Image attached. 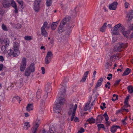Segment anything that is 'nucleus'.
Masks as SVG:
<instances>
[{
    "mask_svg": "<svg viewBox=\"0 0 133 133\" xmlns=\"http://www.w3.org/2000/svg\"><path fill=\"white\" fill-rule=\"evenodd\" d=\"M87 78L85 77H84V76H83V77L82 78L81 81L85 82V81Z\"/></svg>",
    "mask_w": 133,
    "mask_h": 133,
    "instance_id": "obj_60",
    "label": "nucleus"
},
{
    "mask_svg": "<svg viewBox=\"0 0 133 133\" xmlns=\"http://www.w3.org/2000/svg\"><path fill=\"white\" fill-rule=\"evenodd\" d=\"M48 23L47 22H45L43 24V25L42 27L41 28V29H45L46 28H47L48 29L50 27V26L48 25Z\"/></svg>",
    "mask_w": 133,
    "mask_h": 133,
    "instance_id": "obj_24",
    "label": "nucleus"
},
{
    "mask_svg": "<svg viewBox=\"0 0 133 133\" xmlns=\"http://www.w3.org/2000/svg\"><path fill=\"white\" fill-rule=\"evenodd\" d=\"M89 73V71H87L85 72L84 73L83 76H84V77H86L87 78V76Z\"/></svg>",
    "mask_w": 133,
    "mask_h": 133,
    "instance_id": "obj_51",
    "label": "nucleus"
},
{
    "mask_svg": "<svg viewBox=\"0 0 133 133\" xmlns=\"http://www.w3.org/2000/svg\"><path fill=\"white\" fill-rule=\"evenodd\" d=\"M107 25V23H105L100 28V31L102 32H105Z\"/></svg>",
    "mask_w": 133,
    "mask_h": 133,
    "instance_id": "obj_28",
    "label": "nucleus"
},
{
    "mask_svg": "<svg viewBox=\"0 0 133 133\" xmlns=\"http://www.w3.org/2000/svg\"><path fill=\"white\" fill-rule=\"evenodd\" d=\"M121 81V79H119V80L116 81L115 82L114 84L115 85H117L118 84H119V83Z\"/></svg>",
    "mask_w": 133,
    "mask_h": 133,
    "instance_id": "obj_54",
    "label": "nucleus"
},
{
    "mask_svg": "<svg viewBox=\"0 0 133 133\" xmlns=\"http://www.w3.org/2000/svg\"><path fill=\"white\" fill-rule=\"evenodd\" d=\"M122 48H123L120 44L119 46L117 47V51L119 52L121 51L122 50V49H123Z\"/></svg>",
    "mask_w": 133,
    "mask_h": 133,
    "instance_id": "obj_45",
    "label": "nucleus"
},
{
    "mask_svg": "<svg viewBox=\"0 0 133 133\" xmlns=\"http://www.w3.org/2000/svg\"><path fill=\"white\" fill-rule=\"evenodd\" d=\"M11 5L15 9L14 12L15 14H17L18 12V8L16 2L13 0H11Z\"/></svg>",
    "mask_w": 133,
    "mask_h": 133,
    "instance_id": "obj_11",
    "label": "nucleus"
},
{
    "mask_svg": "<svg viewBox=\"0 0 133 133\" xmlns=\"http://www.w3.org/2000/svg\"><path fill=\"white\" fill-rule=\"evenodd\" d=\"M52 3V0H46V4L47 6L51 5Z\"/></svg>",
    "mask_w": 133,
    "mask_h": 133,
    "instance_id": "obj_32",
    "label": "nucleus"
},
{
    "mask_svg": "<svg viewBox=\"0 0 133 133\" xmlns=\"http://www.w3.org/2000/svg\"><path fill=\"white\" fill-rule=\"evenodd\" d=\"M96 120L93 117H91L89 118L87 121V122H88L90 124H92V123H94L95 122Z\"/></svg>",
    "mask_w": 133,
    "mask_h": 133,
    "instance_id": "obj_22",
    "label": "nucleus"
},
{
    "mask_svg": "<svg viewBox=\"0 0 133 133\" xmlns=\"http://www.w3.org/2000/svg\"><path fill=\"white\" fill-rule=\"evenodd\" d=\"M3 43L5 44V45H6L8 46L9 45L10 42L8 39H3Z\"/></svg>",
    "mask_w": 133,
    "mask_h": 133,
    "instance_id": "obj_35",
    "label": "nucleus"
},
{
    "mask_svg": "<svg viewBox=\"0 0 133 133\" xmlns=\"http://www.w3.org/2000/svg\"><path fill=\"white\" fill-rule=\"evenodd\" d=\"M8 46L7 45H3L1 47V50L3 51L4 52L6 50V49Z\"/></svg>",
    "mask_w": 133,
    "mask_h": 133,
    "instance_id": "obj_38",
    "label": "nucleus"
},
{
    "mask_svg": "<svg viewBox=\"0 0 133 133\" xmlns=\"http://www.w3.org/2000/svg\"><path fill=\"white\" fill-rule=\"evenodd\" d=\"M62 86L60 89V92L58 94L59 95H60L58 98L57 99L55 105L53 107V110L57 113H59L62 107L65 103V97L66 95V84L64 81H63L61 84Z\"/></svg>",
    "mask_w": 133,
    "mask_h": 133,
    "instance_id": "obj_1",
    "label": "nucleus"
},
{
    "mask_svg": "<svg viewBox=\"0 0 133 133\" xmlns=\"http://www.w3.org/2000/svg\"><path fill=\"white\" fill-rule=\"evenodd\" d=\"M96 73V71H94V72L93 74L92 77L94 78L95 77V75Z\"/></svg>",
    "mask_w": 133,
    "mask_h": 133,
    "instance_id": "obj_63",
    "label": "nucleus"
},
{
    "mask_svg": "<svg viewBox=\"0 0 133 133\" xmlns=\"http://www.w3.org/2000/svg\"><path fill=\"white\" fill-rule=\"evenodd\" d=\"M16 53H17L15 52L14 50L10 49L8 51L7 53L6 54V56L8 58H10L12 55L14 57H16L19 55H16Z\"/></svg>",
    "mask_w": 133,
    "mask_h": 133,
    "instance_id": "obj_7",
    "label": "nucleus"
},
{
    "mask_svg": "<svg viewBox=\"0 0 133 133\" xmlns=\"http://www.w3.org/2000/svg\"><path fill=\"white\" fill-rule=\"evenodd\" d=\"M76 112H75V111L74 112H72L71 114V121H72L73 120L74 116L75 115Z\"/></svg>",
    "mask_w": 133,
    "mask_h": 133,
    "instance_id": "obj_43",
    "label": "nucleus"
},
{
    "mask_svg": "<svg viewBox=\"0 0 133 133\" xmlns=\"http://www.w3.org/2000/svg\"><path fill=\"white\" fill-rule=\"evenodd\" d=\"M26 58L24 57L23 58L20 64V70L23 71L25 70L26 65Z\"/></svg>",
    "mask_w": 133,
    "mask_h": 133,
    "instance_id": "obj_4",
    "label": "nucleus"
},
{
    "mask_svg": "<svg viewBox=\"0 0 133 133\" xmlns=\"http://www.w3.org/2000/svg\"><path fill=\"white\" fill-rule=\"evenodd\" d=\"M129 4L127 2H125L124 4L125 7V8H128Z\"/></svg>",
    "mask_w": 133,
    "mask_h": 133,
    "instance_id": "obj_56",
    "label": "nucleus"
},
{
    "mask_svg": "<svg viewBox=\"0 0 133 133\" xmlns=\"http://www.w3.org/2000/svg\"><path fill=\"white\" fill-rule=\"evenodd\" d=\"M118 128H120L119 126H113L111 129V132L112 133H114Z\"/></svg>",
    "mask_w": 133,
    "mask_h": 133,
    "instance_id": "obj_21",
    "label": "nucleus"
},
{
    "mask_svg": "<svg viewBox=\"0 0 133 133\" xmlns=\"http://www.w3.org/2000/svg\"><path fill=\"white\" fill-rule=\"evenodd\" d=\"M17 1L19 4V5L21 6L20 7L22 8L23 6V4H24V2L22 0H17Z\"/></svg>",
    "mask_w": 133,
    "mask_h": 133,
    "instance_id": "obj_34",
    "label": "nucleus"
},
{
    "mask_svg": "<svg viewBox=\"0 0 133 133\" xmlns=\"http://www.w3.org/2000/svg\"><path fill=\"white\" fill-rule=\"evenodd\" d=\"M112 63L111 61H109L107 62L105 64V66L106 69H108L109 66H111L112 65Z\"/></svg>",
    "mask_w": 133,
    "mask_h": 133,
    "instance_id": "obj_19",
    "label": "nucleus"
},
{
    "mask_svg": "<svg viewBox=\"0 0 133 133\" xmlns=\"http://www.w3.org/2000/svg\"><path fill=\"white\" fill-rule=\"evenodd\" d=\"M41 90L39 89L37 92L36 97L38 99H39L41 98Z\"/></svg>",
    "mask_w": 133,
    "mask_h": 133,
    "instance_id": "obj_30",
    "label": "nucleus"
},
{
    "mask_svg": "<svg viewBox=\"0 0 133 133\" xmlns=\"http://www.w3.org/2000/svg\"><path fill=\"white\" fill-rule=\"evenodd\" d=\"M3 39L0 38V44H2L3 43Z\"/></svg>",
    "mask_w": 133,
    "mask_h": 133,
    "instance_id": "obj_62",
    "label": "nucleus"
},
{
    "mask_svg": "<svg viewBox=\"0 0 133 133\" xmlns=\"http://www.w3.org/2000/svg\"><path fill=\"white\" fill-rule=\"evenodd\" d=\"M55 129L53 127H50L49 131L50 133H54Z\"/></svg>",
    "mask_w": 133,
    "mask_h": 133,
    "instance_id": "obj_39",
    "label": "nucleus"
},
{
    "mask_svg": "<svg viewBox=\"0 0 133 133\" xmlns=\"http://www.w3.org/2000/svg\"><path fill=\"white\" fill-rule=\"evenodd\" d=\"M45 89L47 93L50 92L51 90V87L50 84H47L46 85Z\"/></svg>",
    "mask_w": 133,
    "mask_h": 133,
    "instance_id": "obj_16",
    "label": "nucleus"
},
{
    "mask_svg": "<svg viewBox=\"0 0 133 133\" xmlns=\"http://www.w3.org/2000/svg\"><path fill=\"white\" fill-rule=\"evenodd\" d=\"M2 29L4 31H7L8 30L6 26L4 24H3L2 25Z\"/></svg>",
    "mask_w": 133,
    "mask_h": 133,
    "instance_id": "obj_46",
    "label": "nucleus"
},
{
    "mask_svg": "<svg viewBox=\"0 0 133 133\" xmlns=\"http://www.w3.org/2000/svg\"><path fill=\"white\" fill-rule=\"evenodd\" d=\"M41 2V0H36L34 2V9L36 12H38L39 11Z\"/></svg>",
    "mask_w": 133,
    "mask_h": 133,
    "instance_id": "obj_5",
    "label": "nucleus"
},
{
    "mask_svg": "<svg viewBox=\"0 0 133 133\" xmlns=\"http://www.w3.org/2000/svg\"><path fill=\"white\" fill-rule=\"evenodd\" d=\"M29 69L26 68L25 72V75L26 76H28L30 75L31 72L29 70Z\"/></svg>",
    "mask_w": 133,
    "mask_h": 133,
    "instance_id": "obj_29",
    "label": "nucleus"
},
{
    "mask_svg": "<svg viewBox=\"0 0 133 133\" xmlns=\"http://www.w3.org/2000/svg\"><path fill=\"white\" fill-rule=\"evenodd\" d=\"M76 112H75V111L74 112H72L71 114V121H72L73 120L74 116L75 115Z\"/></svg>",
    "mask_w": 133,
    "mask_h": 133,
    "instance_id": "obj_42",
    "label": "nucleus"
},
{
    "mask_svg": "<svg viewBox=\"0 0 133 133\" xmlns=\"http://www.w3.org/2000/svg\"><path fill=\"white\" fill-rule=\"evenodd\" d=\"M103 116L105 118V121L109 120V117L106 112H105Z\"/></svg>",
    "mask_w": 133,
    "mask_h": 133,
    "instance_id": "obj_40",
    "label": "nucleus"
},
{
    "mask_svg": "<svg viewBox=\"0 0 133 133\" xmlns=\"http://www.w3.org/2000/svg\"><path fill=\"white\" fill-rule=\"evenodd\" d=\"M128 102H124V105L122 108V110H125V108H126L129 106V105L128 104Z\"/></svg>",
    "mask_w": 133,
    "mask_h": 133,
    "instance_id": "obj_33",
    "label": "nucleus"
},
{
    "mask_svg": "<svg viewBox=\"0 0 133 133\" xmlns=\"http://www.w3.org/2000/svg\"><path fill=\"white\" fill-rule=\"evenodd\" d=\"M25 40L27 41H30L32 39V37L30 36H26L24 37Z\"/></svg>",
    "mask_w": 133,
    "mask_h": 133,
    "instance_id": "obj_37",
    "label": "nucleus"
},
{
    "mask_svg": "<svg viewBox=\"0 0 133 133\" xmlns=\"http://www.w3.org/2000/svg\"><path fill=\"white\" fill-rule=\"evenodd\" d=\"M108 76L107 77V78L108 80H110L112 78V74H110L108 75Z\"/></svg>",
    "mask_w": 133,
    "mask_h": 133,
    "instance_id": "obj_47",
    "label": "nucleus"
},
{
    "mask_svg": "<svg viewBox=\"0 0 133 133\" xmlns=\"http://www.w3.org/2000/svg\"><path fill=\"white\" fill-rule=\"evenodd\" d=\"M41 70H42V73L44 74L45 73V70L44 68V67H41Z\"/></svg>",
    "mask_w": 133,
    "mask_h": 133,
    "instance_id": "obj_55",
    "label": "nucleus"
},
{
    "mask_svg": "<svg viewBox=\"0 0 133 133\" xmlns=\"http://www.w3.org/2000/svg\"><path fill=\"white\" fill-rule=\"evenodd\" d=\"M110 83L109 82H107V84L105 85V87L106 88L107 87L108 89L110 88Z\"/></svg>",
    "mask_w": 133,
    "mask_h": 133,
    "instance_id": "obj_48",
    "label": "nucleus"
},
{
    "mask_svg": "<svg viewBox=\"0 0 133 133\" xmlns=\"http://www.w3.org/2000/svg\"><path fill=\"white\" fill-rule=\"evenodd\" d=\"M61 8L63 10H65L66 9V5L61 4Z\"/></svg>",
    "mask_w": 133,
    "mask_h": 133,
    "instance_id": "obj_49",
    "label": "nucleus"
},
{
    "mask_svg": "<svg viewBox=\"0 0 133 133\" xmlns=\"http://www.w3.org/2000/svg\"><path fill=\"white\" fill-rule=\"evenodd\" d=\"M130 95H129L125 99V100L124 102H128V99H129V97L130 96Z\"/></svg>",
    "mask_w": 133,
    "mask_h": 133,
    "instance_id": "obj_58",
    "label": "nucleus"
},
{
    "mask_svg": "<svg viewBox=\"0 0 133 133\" xmlns=\"http://www.w3.org/2000/svg\"><path fill=\"white\" fill-rule=\"evenodd\" d=\"M27 68L29 69V70L31 72H34L35 71V66L34 64L33 63H31L30 65L28 67H27Z\"/></svg>",
    "mask_w": 133,
    "mask_h": 133,
    "instance_id": "obj_15",
    "label": "nucleus"
},
{
    "mask_svg": "<svg viewBox=\"0 0 133 133\" xmlns=\"http://www.w3.org/2000/svg\"><path fill=\"white\" fill-rule=\"evenodd\" d=\"M103 119V115H98L96 120V122L97 123H101Z\"/></svg>",
    "mask_w": 133,
    "mask_h": 133,
    "instance_id": "obj_14",
    "label": "nucleus"
},
{
    "mask_svg": "<svg viewBox=\"0 0 133 133\" xmlns=\"http://www.w3.org/2000/svg\"><path fill=\"white\" fill-rule=\"evenodd\" d=\"M40 123V120H39L37 119L35 122V125L33 126L32 128V133H35L36 132L37 128L39 126Z\"/></svg>",
    "mask_w": 133,
    "mask_h": 133,
    "instance_id": "obj_9",
    "label": "nucleus"
},
{
    "mask_svg": "<svg viewBox=\"0 0 133 133\" xmlns=\"http://www.w3.org/2000/svg\"><path fill=\"white\" fill-rule=\"evenodd\" d=\"M97 126L99 130L101 128H103L104 130L105 129V128L104 127V125L102 124H99L97 125Z\"/></svg>",
    "mask_w": 133,
    "mask_h": 133,
    "instance_id": "obj_31",
    "label": "nucleus"
},
{
    "mask_svg": "<svg viewBox=\"0 0 133 133\" xmlns=\"http://www.w3.org/2000/svg\"><path fill=\"white\" fill-rule=\"evenodd\" d=\"M118 99V97H113L112 98V100L114 102L116 100Z\"/></svg>",
    "mask_w": 133,
    "mask_h": 133,
    "instance_id": "obj_57",
    "label": "nucleus"
},
{
    "mask_svg": "<svg viewBox=\"0 0 133 133\" xmlns=\"http://www.w3.org/2000/svg\"><path fill=\"white\" fill-rule=\"evenodd\" d=\"M131 70L129 68H127L123 74L122 75L126 76L128 75L130 72Z\"/></svg>",
    "mask_w": 133,
    "mask_h": 133,
    "instance_id": "obj_27",
    "label": "nucleus"
},
{
    "mask_svg": "<svg viewBox=\"0 0 133 133\" xmlns=\"http://www.w3.org/2000/svg\"><path fill=\"white\" fill-rule=\"evenodd\" d=\"M24 129L26 130H28V128L30 127L29 123L28 122H25L24 123Z\"/></svg>",
    "mask_w": 133,
    "mask_h": 133,
    "instance_id": "obj_26",
    "label": "nucleus"
},
{
    "mask_svg": "<svg viewBox=\"0 0 133 133\" xmlns=\"http://www.w3.org/2000/svg\"><path fill=\"white\" fill-rule=\"evenodd\" d=\"M70 19V17L66 16L61 21L58 30L59 33L60 34L64 31L65 29V28L67 27L69 29L66 32L65 34L68 35H69L71 31V28L72 26L71 23L69 22Z\"/></svg>",
    "mask_w": 133,
    "mask_h": 133,
    "instance_id": "obj_2",
    "label": "nucleus"
},
{
    "mask_svg": "<svg viewBox=\"0 0 133 133\" xmlns=\"http://www.w3.org/2000/svg\"><path fill=\"white\" fill-rule=\"evenodd\" d=\"M48 93H46L45 94L44 96L42 99V101L44 102L45 100L48 97Z\"/></svg>",
    "mask_w": 133,
    "mask_h": 133,
    "instance_id": "obj_44",
    "label": "nucleus"
},
{
    "mask_svg": "<svg viewBox=\"0 0 133 133\" xmlns=\"http://www.w3.org/2000/svg\"><path fill=\"white\" fill-rule=\"evenodd\" d=\"M33 108V104H29L26 107V110L28 112L31 110H32Z\"/></svg>",
    "mask_w": 133,
    "mask_h": 133,
    "instance_id": "obj_18",
    "label": "nucleus"
},
{
    "mask_svg": "<svg viewBox=\"0 0 133 133\" xmlns=\"http://www.w3.org/2000/svg\"><path fill=\"white\" fill-rule=\"evenodd\" d=\"M103 80V78L102 77L98 81L95 86V88H97L99 87L101 85Z\"/></svg>",
    "mask_w": 133,
    "mask_h": 133,
    "instance_id": "obj_17",
    "label": "nucleus"
},
{
    "mask_svg": "<svg viewBox=\"0 0 133 133\" xmlns=\"http://www.w3.org/2000/svg\"><path fill=\"white\" fill-rule=\"evenodd\" d=\"M46 132V130L45 129L41 131L39 133H45Z\"/></svg>",
    "mask_w": 133,
    "mask_h": 133,
    "instance_id": "obj_64",
    "label": "nucleus"
},
{
    "mask_svg": "<svg viewBox=\"0 0 133 133\" xmlns=\"http://www.w3.org/2000/svg\"><path fill=\"white\" fill-rule=\"evenodd\" d=\"M90 103V102L87 103L86 104L84 108V110L85 111H87L88 110L89 108V105Z\"/></svg>",
    "mask_w": 133,
    "mask_h": 133,
    "instance_id": "obj_36",
    "label": "nucleus"
},
{
    "mask_svg": "<svg viewBox=\"0 0 133 133\" xmlns=\"http://www.w3.org/2000/svg\"><path fill=\"white\" fill-rule=\"evenodd\" d=\"M122 32L123 35L125 37H126L127 38L128 37L129 35L127 31H122Z\"/></svg>",
    "mask_w": 133,
    "mask_h": 133,
    "instance_id": "obj_41",
    "label": "nucleus"
},
{
    "mask_svg": "<svg viewBox=\"0 0 133 133\" xmlns=\"http://www.w3.org/2000/svg\"><path fill=\"white\" fill-rule=\"evenodd\" d=\"M122 25L121 24V25H120V27H119V29L122 32L123 31H124V28L123 25L121 26Z\"/></svg>",
    "mask_w": 133,
    "mask_h": 133,
    "instance_id": "obj_50",
    "label": "nucleus"
},
{
    "mask_svg": "<svg viewBox=\"0 0 133 133\" xmlns=\"http://www.w3.org/2000/svg\"><path fill=\"white\" fill-rule=\"evenodd\" d=\"M127 119V117H126L124 119H123L122 120V122L123 124L124 125H125L127 124V123L125 122V121Z\"/></svg>",
    "mask_w": 133,
    "mask_h": 133,
    "instance_id": "obj_52",
    "label": "nucleus"
},
{
    "mask_svg": "<svg viewBox=\"0 0 133 133\" xmlns=\"http://www.w3.org/2000/svg\"><path fill=\"white\" fill-rule=\"evenodd\" d=\"M53 55L51 51L48 52L45 59V63L48 64L50 62L53 57Z\"/></svg>",
    "mask_w": 133,
    "mask_h": 133,
    "instance_id": "obj_3",
    "label": "nucleus"
},
{
    "mask_svg": "<svg viewBox=\"0 0 133 133\" xmlns=\"http://www.w3.org/2000/svg\"><path fill=\"white\" fill-rule=\"evenodd\" d=\"M105 124L107 125L108 126H109L110 125V123L108 121V120H107V121H106Z\"/></svg>",
    "mask_w": 133,
    "mask_h": 133,
    "instance_id": "obj_59",
    "label": "nucleus"
},
{
    "mask_svg": "<svg viewBox=\"0 0 133 133\" xmlns=\"http://www.w3.org/2000/svg\"><path fill=\"white\" fill-rule=\"evenodd\" d=\"M84 131V129L83 128H81L80 129L79 131L78 132L79 133H82Z\"/></svg>",
    "mask_w": 133,
    "mask_h": 133,
    "instance_id": "obj_53",
    "label": "nucleus"
},
{
    "mask_svg": "<svg viewBox=\"0 0 133 133\" xmlns=\"http://www.w3.org/2000/svg\"><path fill=\"white\" fill-rule=\"evenodd\" d=\"M121 24H118L115 25L114 29L112 31L113 34L115 35H117L118 34V29L120 26Z\"/></svg>",
    "mask_w": 133,
    "mask_h": 133,
    "instance_id": "obj_10",
    "label": "nucleus"
},
{
    "mask_svg": "<svg viewBox=\"0 0 133 133\" xmlns=\"http://www.w3.org/2000/svg\"><path fill=\"white\" fill-rule=\"evenodd\" d=\"M127 18H128V20L130 21L133 18V10H130L127 14Z\"/></svg>",
    "mask_w": 133,
    "mask_h": 133,
    "instance_id": "obj_13",
    "label": "nucleus"
},
{
    "mask_svg": "<svg viewBox=\"0 0 133 133\" xmlns=\"http://www.w3.org/2000/svg\"><path fill=\"white\" fill-rule=\"evenodd\" d=\"M13 98L14 99L15 98L18 101V100H19V99L20 97L19 96H17L14 97Z\"/></svg>",
    "mask_w": 133,
    "mask_h": 133,
    "instance_id": "obj_61",
    "label": "nucleus"
},
{
    "mask_svg": "<svg viewBox=\"0 0 133 133\" xmlns=\"http://www.w3.org/2000/svg\"><path fill=\"white\" fill-rule=\"evenodd\" d=\"M13 50L15 52L17 53L16 54V55H19L20 52L19 50V43L16 42H15L13 44Z\"/></svg>",
    "mask_w": 133,
    "mask_h": 133,
    "instance_id": "obj_6",
    "label": "nucleus"
},
{
    "mask_svg": "<svg viewBox=\"0 0 133 133\" xmlns=\"http://www.w3.org/2000/svg\"><path fill=\"white\" fill-rule=\"evenodd\" d=\"M41 34L43 36L45 37H46L48 36V33L45 29H41Z\"/></svg>",
    "mask_w": 133,
    "mask_h": 133,
    "instance_id": "obj_23",
    "label": "nucleus"
},
{
    "mask_svg": "<svg viewBox=\"0 0 133 133\" xmlns=\"http://www.w3.org/2000/svg\"><path fill=\"white\" fill-rule=\"evenodd\" d=\"M59 21H57L56 22H54L53 23L51 26V29L52 30H55L56 28Z\"/></svg>",
    "mask_w": 133,
    "mask_h": 133,
    "instance_id": "obj_20",
    "label": "nucleus"
},
{
    "mask_svg": "<svg viewBox=\"0 0 133 133\" xmlns=\"http://www.w3.org/2000/svg\"><path fill=\"white\" fill-rule=\"evenodd\" d=\"M128 92L130 94L133 93V87L131 85H129L127 87Z\"/></svg>",
    "mask_w": 133,
    "mask_h": 133,
    "instance_id": "obj_25",
    "label": "nucleus"
},
{
    "mask_svg": "<svg viewBox=\"0 0 133 133\" xmlns=\"http://www.w3.org/2000/svg\"><path fill=\"white\" fill-rule=\"evenodd\" d=\"M77 107V105L75 104L74 106L72 104H70L69 106V111H68V114L69 115L71 114L72 112H76Z\"/></svg>",
    "mask_w": 133,
    "mask_h": 133,
    "instance_id": "obj_8",
    "label": "nucleus"
},
{
    "mask_svg": "<svg viewBox=\"0 0 133 133\" xmlns=\"http://www.w3.org/2000/svg\"><path fill=\"white\" fill-rule=\"evenodd\" d=\"M118 3L117 2H114L109 6V9L110 10H115L116 9Z\"/></svg>",
    "mask_w": 133,
    "mask_h": 133,
    "instance_id": "obj_12",
    "label": "nucleus"
}]
</instances>
